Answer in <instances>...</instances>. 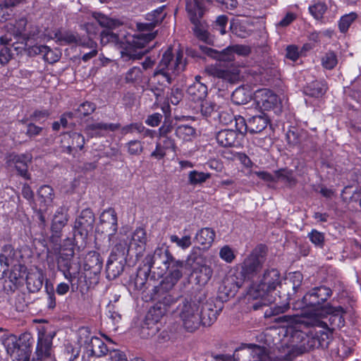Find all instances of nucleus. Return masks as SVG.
<instances>
[{
    "label": "nucleus",
    "instance_id": "1",
    "mask_svg": "<svg viewBox=\"0 0 361 361\" xmlns=\"http://www.w3.org/2000/svg\"><path fill=\"white\" fill-rule=\"evenodd\" d=\"M333 290L328 286H319L312 288L302 298L293 303V309L301 310L300 315H283L280 320L290 323H303V318H316L319 312L325 308L328 300L332 296Z\"/></svg>",
    "mask_w": 361,
    "mask_h": 361
},
{
    "label": "nucleus",
    "instance_id": "2",
    "mask_svg": "<svg viewBox=\"0 0 361 361\" xmlns=\"http://www.w3.org/2000/svg\"><path fill=\"white\" fill-rule=\"evenodd\" d=\"M188 18L192 25V30L195 37L207 44L213 45V36L208 30L209 25L204 16L207 12L209 0H184Z\"/></svg>",
    "mask_w": 361,
    "mask_h": 361
},
{
    "label": "nucleus",
    "instance_id": "3",
    "mask_svg": "<svg viewBox=\"0 0 361 361\" xmlns=\"http://www.w3.org/2000/svg\"><path fill=\"white\" fill-rule=\"evenodd\" d=\"M188 64V60L184 57L183 51L178 49L174 54L172 48H168L162 55L159 66L153 73L154 79H157L159 83L170 84L173 75H177L184 71Z\"/></svg>",
    "mask_w": 361,
    "mask_h": 361
},
{
    "label": "nucleus",
    "instance_id": "4",
    "mask_svg": "<svg viewBox=\"0 0 361 361\" xmlns=\"http://www.w3.org/2000/svg\"><path fill=\"white\" fill-rule=\"evenodd\" d=\"M33 342V337L28 332L22 333L19 336L11 334L2 337V344L13 361H43L47 359L34 353L30 360Z\"/></svg>",
    "mask_w": 361,
    "mask_h": 361
},
{
    "label": "nucleus",
    "instance_id": "5",
    "mask_svg": "<svg viewBox=\"0 0 361 361\" xmlns=\"http://www.w3.org/2000/svg\"><path fill=\"white\" fill-rule=\"evenodd\" d=\"M204 299V294L199 293L193 298H185L179 305V317L186 331L193 333L201 326L200 309Z\"/></svg>",
    "mask_w": 361,
    "mask_h": 361
},
{
    "label": "nucleus",
    "instance_id": "6",
    "mask_svg": "<svg viewBox=\"0 0 361 361\" xmlns=\"http://www.w3.org/2000/svg\"><path fill=\"white\" fill-rule=\"evenodd\" d=\"M311 325L322 329L315 331L314 334L310 335L305 334L302 331H297L296 334L298 337H301V346L306 350L314 348H327L331 340L334 330L330 329L326 322L318 318L310 319Z\"/></svg>",
    "mask_w": 361,
    "mask_h": 361
},
{
    "label": "nucleus",
    "instance_id": "7",
    "mask_svg": "<svg viewBox=\"0 0 361 361\" xmlns=\"http://www.w3.org/2000/svg\"><path fill=\"white\" fill-rule=\"evenodd\" d=\"M157 35V32L140 33L135 35L126 40L125 46H121L122 57H128L132 59H140L148 50L141 51L146 45L152 41Z\"/></svg>",
    "mask_w": 361,
    "mask_h": 361
},
{
    "label": "nucleus",
    "instance_id": "8",
    "mask_svg": "<svg viewBox=\"0 0 361 361\" xmlns=\"http://www.w3.org/2000/svg\"><path fill=\"white\" fill-rule=\"evenodd\" d=\"M95 218L92 210L90 208L82 209L76 218L73 226V235L80 238V246H85L90 232L94 227Z\"/></svg>",
    "mask_w": 361,
    "mask_h": 361
},
{
    "label": "nucleus",
    "instance_id": "9",
    "mask_svg": "<svg viewBox=\"0 0 361 361\" xmlns=\"http://www.w3.org/2000/svg\"><path fill=\"white\" fill-rule=\"evenodd\" d=\"M263 247L264 245H260L259 251L255 249L241 263L240 271L237 272L245 281L253 279L262 268L264 260V257L259 252L261 248Z\"/></svg>",
    "mask_w": 361,
    "mask_h": 361
},
{
    "label": "nucleus",
    "instance_id": "10",
    "mask_svg": "<svg viewBox=\"0 0 361 361\" xmlns=\"http://www.w3.org/2000/svg\"><path fill=\"white\" fill-rule=\"evenodd\" d=\"M170 259L166 265L161 271H158L157 274L159 276L166 275L160 283H164L168 288H173L183 277L185 262L173 256Z\"/></svg>",
    "mask_w": 361,
    "mask_h": 361
},
{
    "label": "nucleus",
    "instance_id": "11",
    "mask_svg": "<svg viewBox=\"0 0 361 361\" xmlns=\"http://www.w3.org/2000/svg\"><path fill=\"white\" fill-rule=\"evenodd\" d=\"M80 238H66L61 244L59 250H55L59 253L57 258V266L59 271L66 269L68 271V267L75 265L73 264V258L75 255V248L78 246V249L81 246L78 245Z\"/></svg>",
    "mask_w": 361,
    "mask_h": 361
},
{
    "label": "nucleus",
    "instance_id": "12",
    "mask_svg": "<svg viewBox=\"0 0 361 361\" xmlns=\"http://www.w3.org/2000/svg\"><path fill=\"white\" fill-rule=\"evenodd\" d=\"M62 272L64 278L68 281L73 292H80L85 294L90 288L91 282L87 280L86 274L80 270V266L75 264L68 267V271L63 269Z\"/></svg>",
    "mask_w": 361,
    "mask_h": 361
},
{
    "label": "nucleus",
    "instance_id": "13",
    "mask_svg": "<svg viewBox=\"0 0 361 361\" xmlns=\"http://www.w3.org/2000/svg\"><path fill=\"white\" fill-rule=\"evenodd\" d=\"M200 48L209 56L218 57L220 61H227L232 63L235 59L234 54L238 56H247L252 51L250 47L245 44L229 46L221 52L207 47L200 46Z\"/></svg>",
    "mask_w": 361,
    "mask_h": 361
},
{
    "label": "nucleus",
    "instance_id": "14",
    "mask_svg": "<svg viewBox=\"0 0 361 361\" xmlns=\"http://www.w3.org/2000/svg\"><path fill=\"white\" fill-rule=\"evenodd\" d=\"M345 313L346 311L342 306H334L331 303H328V305L319 312L316 318L322 320L328 319L329 326L334 331L336 329H341L345 326L344 316Z\"/></svg>",
    "mask_w": 361,
    "mask_h": 361
},
{
    "label": "nucleus",
    "instance_id": "15",
    "mask_svg": "<svg viewBox=\"0 0 361 361\" xmlns=\"http://www.w3.org/2000/svg\"><path fill=\"white\" fill-rule=\"evenodd\" d=\"M98 231L106 235L110 245L118 231V218L114 209L109 207L101 213Z\"/></svg>",
    "mask_w": 361,
    "mask_h": 361
},
{
    "label": "nucleus",
    "instance_id": "16",
    "mask_svg": "<svg viewBox=\"0 0 361 361\" xmlns=\"http://www.w3.org/2000/svg\"><path fill=\"white\" fill-rule=\"evenodd\" d=\"M56 332L42 326L37 330V341L35 354L49 358L53 351V339Z\"/></svg>",
    "mask_w": 361,
    "mask_h": 361
},
{
    "label": "nucleus",
    "instance_id": "17",
    "mask_svg": "<svg viewBox=\"0 0 361 361\" xmlns=\"http://www.w3.org/2000/svg\"><path fill=\"white\" fill-rule=\"evenodd\" d=\"M255 101L262 111H281V100L279 96L268 89H262L256 92Z\"/></svg>",
    "mask_w": 361,
    "mask_h": 361
},
{
    "label": "nucleus",
    "instance_id": "18",
    "mask_svg": "<svg viewBox=\"0 0 361 361\" xmlns=\"http://www.w3.org/2000/svg\"><path fill=\"white\" fill-rule=\"evenodd\" d=\"M173 256L168 249L158 247L152 254H148L145 257L143 264L147 267V271H151L152 268L161 271Z\"/></svg>",
    "mask_w": 361,
    "mask_h": 361
},
{
    "label": "nucleus",
    "instance_id": "19",
    "mask_svg": "<svg viewBox=\"0 0 361 361\" xmlns=\"http://www.w3.org/2000/svg\"><path fill=\"white\" fill-rule=\"evenodd\" d=\"M84 136L77 132H69L62 135L61 147L62 152L75 157L74 151L81 150L85 145Z\"/></svg>",
    "mask_w": 361,
    "mask_h": 361
},
{
    "label": "nucleus",
    "instance_id": "20",
    "mask_svg": "<svg viewBox=\"0 0 361 361\" xmlns=\"http://www.w3.org/2000/svg\"><path fill=\"white\" fill-rule=\"evenodd\" d=\"M147 232L143 228H137L128 243L127 252H132L137 259L143 255L147 245Z\"/></svg>",
    "mask_w": 361,
    "mask_h": 361
},
{
    "label": "nucleus",
    "instance_id": "21",
    "mask_svg": "<svg viewBox=\"0 0 361 361\" xmlns=\"http://www.w3.org/2000/svg\"><path fill=\"white\" fill-rule=\"evenodd\" d=\"M166 286L161 283L158 286H154L150 299L156 301L157 304H160L162 307H166V312H167L168 308L177 302L178 296L171 294V291L173 288H168Z\"/></svg>",
    "mask_w": 361,
    "mask_h": 361
},
{
    "label": "nucleus",
    "instance_id": "22",
    "mask_svg": "<svg viewBox=\"0 0 361 361\" xmlns=\"http://www.w3.org/2000/svg\"><path fill=\"white\" fill-rule=\"evenodd\" d=\"M245 280L236 271L234 274L226 275L219 287V291L225 295L226 298H233L240 288L242 287Z\"/></svg>",
    "mask_w": 361,
    "mask_h": 361
},
{
    "label": "nucleus",
    "instance_id": "23",
    "mask_svg": "<svg viewBox=\"0 0 361 361\" xmlns=\"http://www.w3.org/2000/svg\"><path fill=\"white\" fill-rule=\"evenodd\" d=\"M27 20L25 17H21L16 20L12 27V35L16 44L23 45L26 48L27 42L32 39L35 35L32 31L27 29Z\"/></svg>",
    "mask_w": 361,
    "mask_h": 361
},
{
    "label": "nucleus",
    "instance_id": "24",
    "mask_svg": "<svg viewBox=\"0 0 361 361\" xmlns=\"http://www.w3.org/2000/svg\"><path fill=\"white\" fill-rule=\"evenodd\" d=\"M281 284V274L276 269H268L264 271L258 288L264 293L274 290Z\"/></svg>",
    "mask_w": 361,
    "mask_h": 361
},
{
    "label": "nucleus",
    "instance_id": "25",
    "mask_svg": "<svg viewBox=\"0 0 361 361\" xmlns=\"http://www.w3.org/2000/svg\"><path fill=\"white\" fill-rule=\"evenodd\" d=\"M84 347L89 357H102L107 355L109 351L106 344L97 336H92L85 340Z\"/></svg>",
    "mask_w": 361,
    "mask_h": 361
},
{
    "label": "nucleus",
    "instance_id": "26",
    "mask_svg": "<svg viewBox=\"0 0 361 361\" xmlns=\"http://www.w3.org/2000/svg\"><path fill=\"white\" fill-rule=\"evenodd\" d=\"M219 145L223 147H237L241 145L239 134L231 129H223L218 131L215 135Z\"/></svg>",
    "mask_w": 361,
    "mask_h": 361
},
{
    "label": "nucleus",
    "instance_id": "27",
    "mask_svg": "<svg viewBox=\"0 0 361 361\" xmlns=\"http://www.w3.org/2000/svg\"><path fill=\"white\" fill-rule=\"evenodd\" d=\"M288 145L290 147H298L300 152H305L304 142L308 138L306 131L298 127L291 126L286 134Z\"/></svg>",
    "mask_w": 361,
    "mask_h": 361
},
{
    "label": "nucleus",
    "instance_id": "28",
    "mask_svg": "<svg viewBox=\"0 0 361 361\" xmlns=\"http://www.w3.org/2000/svg\"><path fill=\"white\" fill-rule=\"evenodd\" d=\"M103 267V259L97 251L88 252L83 259V268L85 271H90V274L97 275L100 274Z\"/></svg>",
    "mask_w": 361,
    "mask_h": 361
},
{
    "label": "nucleus",
    "instance_id": "29",
    "mask_svg": "<svg viewBox=\"0 0 361 361\" xmlns=\"http://www.w3.org/2000/svg\"><path fill=\"white\" fill-rule=\"evenodd\" d=\"M32 155L29 154H20L11 155L10 161L14 164L15 169L19 176L25 180L31 178L28 172V164L31 162Z\"/></svg>",
    "mask_w": 361,
    "mask_h": 361
},
{
    "label": "nucleus",
    "instance_id": "30",
    "mask_svg": "<svg viewBox=\"0 0 361 361\" xmlns=\"http://www.w3.org/2000/svg\"><path fill=\"white\" fill-rule=\"evenodd\" d=\"M221 309H216L213 303L201 304L200 314L201 315V326H210L217 319Z\"/></svg>",
    "mask_w": 361,
    "mask_h": 361
},
{
    "label": "nucleus",
    "instance_id": "31",
    "mask_svg": "<svg viewBox=\"0 0 361 361\" xmlns=\"http://www.w3.org/2000/svg\"><path fill=\"white\" fill-rule=\"evenodd\" d=\"M215 237L216 232L212 228L204 227L197 231L193 240L201 245L202 250H207L212 246Z\"/></svg>",
    "mask_w": 361,
    "mask_h": 361
},
{
    "label": "nucleus",
    "instance_id": "32",
    "mask_svg": "<svg viewBox=\"0 0 361 361\" xmlns=\"http://www.w3.org/2000/svg\"><path fill=\"white\" fill-rule=\"evenodd\" d=\"M12 39L10 35H4L0 37V45H1V48L0 49V63L2 65L7 64L9 61L13 58V52L12 48L15 51V44L16 42H13Z\"/></svg>",
    "mask_w": 361,
    "mask_h": 361
},
{
    "label": "nucleus",
    "instance_id": "33",
    "mask_svg": "<svg viewBox=\"0 0 361 361\" xmlns=\"http://www.w3.org/2000/svg\"><path fill=\"white\" fill-rule=\"evenodd\" d=\"M217 59L214 65H212L207 68L208 73L214 77L228 80L231 78V75L233 73L229 68H225L224 66H228L232 64L231 62L227 61H220L218 57H214Z\"/></svg>",
    "mask_w": 361,
    "mask_h": 361
},
{
    "label": "nucleus",
    "instance_id": "34",
    "mask_svg": "<svg viewBox=\"0 0 361 361\" xmlns=\"http://www.w3.org/2000/svg\"><path fill=\"white\" fill-rule=\"evenodd\" d=\"M166 313V307H162L160 304L155 303L148 310L145 318L144 326L147 329H152L154 325L160 322Z\"/></svg>",
    "mask_w": 361,
    "mask_h": 361
},
{
    "label": "nucleus",
    "instance_id": "35",
    "mask_svg": "<svg viewBox=\"0 0 361 361\" xmlns=\"http://www.w3.org/2000/svg\"><path fill=\"white\" fill-rule=\"evenodd\" d=\"M187 93L189 99L194 102H203L207 97L208 90L206 85L199 80H196L188 87Z\"/></svg>",
    "mask_w": 361,
    "mask_h": 361
},
{
    "label": "nucleus",
    "instance_id": "36",
    "mask_svg": "<svg viewBox=\"0 0 361 361\" xmlns=\"http://www.w3.org/2000/svg\"><path fill=\"white\" fill-rule=\"evenodd\" d=\"M269 123L270 120L264 113L253 116L248 118L249 133L251 134L259 133L267 128Z\"/></svg>",
    "mask_w": 361,
    "mask_h": 361
},
{
    "label": "nucleus",
    "instance_id": "37",
    "mask_svg": "<svg viewBox=\"0 0 361 361\" xmlns=\"http://www.w3.org/2000/svg\"><path fill=\"white\" fill-rule=\"evenodd\" d=\"M69 219L68 209L65 207H59L52 218L51 228L63 231Z\"/></svg>",
    "mask_w": 361,
    "mask_h": 361
},
{
    "label": "nucleus",
    "instance_id": "38",
    "mask_svg": "<svg viewBox=\"0 0 361 361\" xmlns=\"http://www.w3.org/2000/svg\"><path fill=\"white\" fill-rule=\"evenodd\" d=\"M44 276L42 272L29 273L25 278L26 286L30 293L39 292L42 288Z\"/></svg>",
    "mask_w": 361,
    "mask_h": 361
},
{
    "label": "nucleus",
    "instance_id": "39",
    "mask_svg": "<svg viewBox=\"0 0 361 361\" xmlns=\"http://www.w3.org/2000/svg\"><path fill=\"white\" fill-rule=\"evenodd\" d=\"M276 183L282 181L286 184V186L290 188L295 187L298 183V180L294 176L293 171L286 167L281 168L274 171Z\"/></svg>",
    "mask_w": 361,
    "mask_h": 361
},
{
    "label": "nucleus",
    "instance_id": "40",
    "mask_svg": "<svg viewBox=\"0 0 361 361\" xmlns=\"http://www.w3.org/2000/svg\"><path fill=\"white\" fill-rule=\"evenodd\" d=\"M39 206H51L54 198V189L48 185H42L37 190Z\"/></svg>",
    "mask_w": 361,
    "mask_h": 361
},
{
    "label": "nucleus",
    "instance_id": "41",
    "mask_svg": "<svg viewBox=\"0 0 361 361\" xmlns=\"http://www.w3.org/2000/svg\"><path fill=\"white\" fill-rule=\"evenodd\" d=\"M304 93L311 97L319 98L326 93V88L322 82L314 80L304 87Z\"/></svg>",
    "mask_w": 361,
    "mask_h": 361
},
{
    "label": "nucleus",
    "instance_id": "42",
    "mask_svg": "<svg viewBox=\"0 0 361 361\" xmlns=\"http://www.w3.org/2000/svg\"><path fill=\"white\" fill-rule=\"evenodd\" d=\"M114 28L104 29L100 33V39L102 44L111 43L118 46L121 49V46H125L126 42L121 40L118 35L114 33L112 30Z\"/></svg>",
    "mask_w": 361,
    "mask_h": 361
},
{
    "label": "nucleus",
    "instance_id": "43",
    "mask_svg": "<svg viewBox=\"0 0 361 361\" xmlns=\"http://www.w3.org/2000/svg\"><path fill=\"white\" fill-rule=\"evenodd\" d=\"M117 260L114 258V255L109 256L108 258L106 264V272L107 277L109 279H115L123 272V265L121 262H118Z\"/></svg>",
    "mask_w": 361,
    "mask_h": 361
},
{
    "label": "nucleus",
    "instance_id": "44",
    "mask_svg": "<svg viewBox=\"0 0 361 361\" xmlns=\"http://www.w3.org/2000/svg\"><path fill=\"white\" fill-rule=\"evenodd\" d=\"M87 129L94 133L96 136L101 137L103 134L101 131H115L120 128L119 123H94L87 126Z\"/></svg>",
    "mask_w": 361,
    "mask_h": 361
},
{
    "label": "nucleus",
    "instance_id": "45",
    "mask_svg": "<svg viewBox=\"0 0 361 361\" xmlns=\"http://www.w3.org/2000/svg\"><path fill=\"white\" fill-rule=\"evenodd\" d=\"M25 270L26 268L21 264L14 265L9 271L7 278L20 287L23 284Z\"/></svg>",
    "mask_w": 361,
    "mask_h": 361
},
{
    "label": "nucleus",
    "instance_id": "46",
    "mask_svg": "<svg viewBox=\"0 0 361 361\" xmlns=\"http://www.w3.org/2000/svg\"><path fill=\"white\" fill-rule=\"evenodd\" d=\"M54 38L57 43L60 45L71 44H78L77 36L72 32L70 31H61L57 30L54 33Z\"/></svg>",
    "mask_w": 361,
    "mask_h": 361
},
{
    "label": "nucleus",
    "instance_id": "47",
    "mask_svg": "<svg viewBox=\"0 0 361 361\" xmlns=\"http://www.w3.org/2000/svg\"><path fill=\"white\" fill-rule=\"evenodd\" d=\"M327 9L326 4L320 0L314 1V4L308 7L309 13L316 20H322Z\"/></svg>",
    "mask_w": 361,
    "mask_h": 361
},
{
    "label": "nucleus",
    "instance_id": "48",
    "mask_svg": "<svg viewBox=\"0 0 361 361\" xmlns=\"http://www.w3.org/2000/svg\"><path fill=\"white\" fill-rule=\"evenodd\" d=\"M195 129L189 125L178 126L175 130L176 136L183 141H190L195 135Z\"/></svg>",
    "mask_w": 361,
    "mask_h": 361
},
{
    "label": "nucleus",
    "instance_id": "49",
    "mask_svg": "<svg viewBox=\"0 0 361 361\" xmlns=\"http://www.w3.org/2000/svg\"><path fill=\"white\" fill-rule=\"evenodd\" d=\"M229 19L228 16L221 14L218 16L215 20L212 23V30L218 32L221 35H224L227 33V25Z\"/></svg>",
    "mask_w": 361,
    "mask_h": 361
},
{
    "label": "nucleus",
    "instance_id": "50",
    "mask_svg": "<svg viewBox=\"0 0 361 361\" xmlns=\"http://www.w3.org/2000/svg\"><path fill=\"white\" fill-rule=\"evenodd\" d=\"M165 8L166 5H163L147 13L146 20L154 23L157 26L161 25L166 17V13L164 12Z\"/></svg>",
    "mask_w": 361,
    "mask_h": 361
},
{
    "label": "nucleus",
    "instance_id": "51",
    "mask_svg": "<svg viewBox=\"0 0 361 361\" xmlns=\"http://www.w3.org/2000/svg\"><path fill=\"white\" fill-rule=\"evenodd\" d=\"M213 270L211 267L206 264H200L199 272L197 273L196 281L200 286H204L211 279Z\"/></svg>",
    "mask_w": 361,
    "mask_h": 361
},
{
    "label": "nucleus",
    "instance_id": "52",
    "mask_svg": "<svg viewBox=\"0 0 361 361\" xmlns=\"http://www.w3.org/2000/svg\"><path fill=\"white\" fill-rule=\"evenodd\" d=\"M210 178V173L193 170L188 173V183L192 185H197L205 183Z\"/></svg>",
    "mask_w": 361,
    "mask_h": 361
},
{
    "label": "nucleus",
    "instance_id": "53",
    "mask_svg": "<svg viewBox=\"0 0 361 361\" xmlns=\"http://www.w3.org/2000/svg\"><path fill=\"white\" fill-rule=\"evenodd\" d=\"M251 355L253 361H270V357L264 347H261L255 344H251Z\"/></svg>",
    "mask_w": 361,
    "mask_h": 361
},
{
    "label": "nucleus",
    "instance_id": "54",
    "mask_svg": "<svg viewBox=\"0 0 361 361\" xmlns=\"http://www.w3.org/2000/svg\"><path fill=\"white\" fill-rule=\"evenodd\" d=\"M203 259L202 248L198 246H195L191 249L186 258L185 262L190 266H193L194 264L200 266L203 262Z\"/></svg>",
    "mask_w": 361,
    "mask_h": 361
},
{
    "label": "nucleus",
    "instance_id": "55",
    "mask_svg": "<svg viewBox=\"0 0 361 361\" xmlns=\"http://www.w3.org/2000/svg\"><path fill=\"white\" fill-rule=\"evenodd\" d=\"M357 14L355 12H350L348 14L342 16L338 20V26L341 32H348L352 23L357 19Z\"/></svg>",
    "mask_w": 361,
    "mask_h": 361
},
{
    "label": "nucleus",
    "instance_id": "56",
    "mask_svg": "<svg viewBox=\"0 0 361 361\" xmlns=\"http://www.w3.org/2000/svg\"><path fill=\"white\" fill-rule=\"evenodd\" d=\"M16 252L11 244L4 245L2 247V253L0 255V262L4 264L6 267L9 263L16 257Z\"/></svg>",
    "mask_w": 361,
    "mask_h": 361
},
{
    "label": "nucleus",
    "instance_id": "57",
    "mask_svg": "<svg viewBox=\"0 0 361 361\" xmlns=\"http://www.w3.org/2000/svg\"><path fill=\"white\" fill-rule=\"evenodd\" d=\"M93 17L104 29L115 28L118 25L117 20L110 18L102 13L95 12L93 13Z\"/></svg>",
    "mask_w": 361,
    "mask_h": 361
},
{
    "label": "nucleus",
    "instance_id": "58",
    "mask_svg": "<svg viewBox=\"0 0 361 361\" xmlns=\"http://www.w3.org/2000/svg\"><path fill=\"white\" fill-rule=\"evenodd\" d=\"M128 244L124 240H119L112 248L111 254L109 256L114 255V258L116 259H118V257H123L125 255H132V252L128 254Z\"/></svg>",
    "mask_w": 361,
    "mask_h": 361
},
{
    "label": "nucleus",
    "instance_id": "59",
    "mask_svg": "<svg viewBox=\"0 0 361 361\" xmlns=\"http://www.w3.org/2000/svg\"><path fill=\"white\" fill-rule=\"evenodd\" d=\"M235 127L236 131L241 139L244 137L247 132H249L248 120L246 121L244 117L241 116H235L234 118Z\"/></svg>",
    "mask_w": 361,
    "mask_h": 361
},
{
    "label": "nucleus",
    "instance_id": "60",
    "mask_svg": "<svg viewBox=\"0 0 361 361\" xmlns=\"http://www.w3.org/2000/svg\"><path fill=\"white\" fill-rule=\"evenodd\" d=\"M96 109V104L91 102H84L77 108L79 119L91 115Z\"/></svg>",
    "mask_w": 361,
    "mask_h": 361
},
{
    "label": "nucleus",
    "instance_id": "61",
    "mask_svg": "<svg viewBox=\"0 0 361 361\" xmlns=\"http://www.w3.org/2000/svg\"><path fill=\"white\" fill-rule=\"evenodd\" d=\"M51 234L48 238V242L51 245L52 249L59 250L61 244L63 231L57 229L50 228Z\"/></svg>",
    "mask_w": 361,
    "mask_h": 361
},
{
    "label": "nucleus",
    "instance_id": "62",
    "mask_svg": "<svg viewBox=\"0 0 361 361\" xmlns=\"http://www.w3.org/2000/svg\"><path fill=\"white\" fill-rule=\"evenodd\" d=\"M170 241L174 243L176 245L183 250H186L192 245L191 236L186 235L182 238H179L176 235H171L170 236Z\"/></svg>",
    "mask_w": 361,
    "mask_h": 361
},
{
    "label": "nucleus",
    "instance_id": "63",
    "mask_svg": "<svg viewBox=\"0 0 361 361\" xmlns=\"http://www.w3.org/2000/svg\"><path fill=\"white\" fill-rule=\"evenodd\" d=\"M142 78V71L138 66H133L126 73V81L127 82H136L140 81Z\"/></svg>",
    "mask_w": 361,
    "mask_h": 361
},
{
    "label": "nucleus",
    "instance_id": "64",
    "mask_svg": "<svg viewBox=\"0 0 361 361\" xmlns=\"http://www.w3.org/2000/svg\"><path fill=\"white\" fill-rule=\"evenodd\" d=\"M310 240L316 247L323 248L324 245V235L323 233L318 231L316 229H312L308 234Z\"/></svg>",
    "mask_w": 361,
    "mask_h": 361
}]
</instances>
